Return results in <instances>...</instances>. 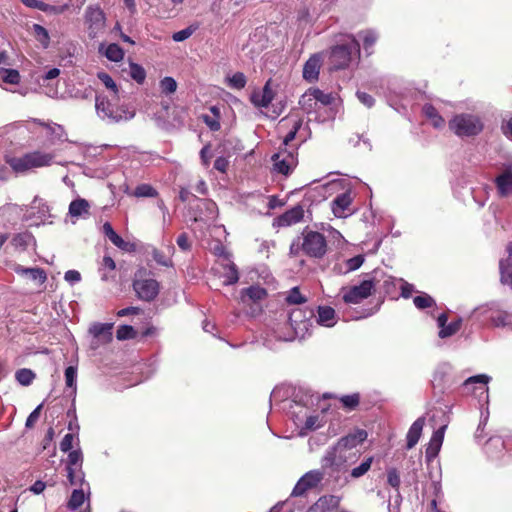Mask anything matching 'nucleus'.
Instances as JSON below:
<instances>
[{"label": "nucleus", "instance_id": "1", "mask_svg": "<svg viewBox=\"0 0 512 512\" xmlns=\"http://www.w3.org/2000/svg\"><path fill=\"white\" fill-rule=\"evenodd\" d=\"M353 55L360 56V44L353 35H345L341 43L331 49L330 64L332 69L339 70L348 67Z\"/></svg>", "mask_w": 512, "mask_h": 512}, {"label": "nucleus", "instance_id": "2", "mask_svg": "<svg viewBox=\"0 0 512 512\" xmlns=\"http://www.w3.org/2000/svg\"><path fill=\"white\" fill-rule=\"evenodd\" d=\"M53 159L54 155L51 153L33 151L21 157H9L6 162L16 173H24L31 169L50 166Z\"/></svg>", "mask_w": 512, "mask_h": 512}, {"label": "nucleus", "instance_id": "3", "mask_svg": "<svg viewBox=\"0 0 512 512\" xmlns=\"http://www.w3.org/2000/svg\"><path fill=\"white\" fill-rule=\"evenodd\" d=\"M449 128L460 137L476 136L482 132V119L474 114L462 113L456 115L450 122Z\"/></svg>", "mask_w": 512, "mask_h": 512}, {"label": "nucleus", "instance_id": "4", "mask_svg": "<svg viewBox=\"0 0 512 512\" xmlns=\"http://www.w3.org/2000/svg\"><path fill=\"white\" fill-rule=\"evenodd\" d=\"M302 252L311 257L321 259L327 252V241L323 234L305 228L301 238Z\"/></svg>", "mask_w": 512, "mask_h": 512}, {"label": "nucleus", "instance_id": "5", "mask_svg": "<svg viewBox=\"0 0 512 512\" xmlns=\"http://www.w3.org/2000/svg\"><path fill=\"white\" fill-rule=\"evenodd\" d=\"M349 457L347 452L337 444L329 447L321 458V470L332 475L346 469Z\"/></svg>", "mask_w": 512, "mask_h": 512}, {"label": "nucleus", "instance_id": "6", "mask_svg": "<svg viewBox=\"0 0 512 512\" xmlns=\"http://www.w3.org/2000/svg\"><path fill=\"white\" fill-rule=\"evenodd\" d=\"M96 110L100 117L108 119L111 122L127 121L135 116L133 110L124 108H115L109 100L105 98H96Z\"/></svg>", "mask_w": 512, "mask_h": 512}, {"label": "nucleus", "instance_id": "7", "mask_svg": "<svg viewBox=\"0 0 512 512\" xmlns=\"http://www.w3.org/2000/svg\"><path fill=\"white\" fill-rule=\"evenodd\" d=\"M313 316V311L309 310L307 313L299 308L293 309L289 314V325L294 331V336L288 338L291 341L294 338H304L309 332L311 326L310 318Z\"/></svg>", "mask_w": 512, "mask_h": 512}, {"label": "nucleus", "instance_id": "8", "mask_svg": "<svg viewBox=\"0 0 512 512\" xmlns=\"http://www.w3.org/2000/svg\"><path fill=\"white\" fill-rule=\"evenodd\" d=\"M324 477V471L321 469L306 472L296 483L291 496L298 497L304 495L308 490L317 487Z\"/></svg>", "mask_w": 512, "mask_h": 512}, {"label": "nucleus", "instance_id": "9", "mask_svg": "<svg viewBox=\"0 0 512 512\" xmlns=\"http://www.w3.org/2000/svg\"><path fill=\"white\" fill-rule=\"evenodd\" d=\"M85 24L90 38H96L105 27V15L98 7H87L85 11Z\"/></svg>", "mask_w": 512, "mask_h": 512}, {"label": "nucleus", "instance_id": "10", "mask_svg": "<svg viewBox=\"0 0 512 512\" xmlns=\"http://www.w3.org/2000/svg\"><path fill=\"white\" fill-rule=\"evenodd\" d=\"M374 288L372 280H364L359 285H354L343 294V300L348 304H358L368 298Z\"/></svg>", "mask_w": 512, "mask_h": 512}, {"label": "nucleus", "instance_id": "11", "mask_svg": "<svg viewBox=\"0 0 512 512\" xmlns=\"http://www.w3.org/2000/svg\"><path fill=\"white\" fill-rule=\"evenodd\" d=\"M274 170L285 176L289 175L297 165V157L286 149L272 156Z\"/></svg>", "mask_w": 512, "mask_h": 512}, {"label": "nucleus", "instance_id": "12", "mask_svg": "<svg viewBox=\"0 0 512 512\" xmlns=\"http://www.w3.org/2000/svg\"><path fill=\"white\" fill-rule=\"evenodd\" d=\"M133 288L137 296L144 301H152L159 292L158 282L151 278L134 281Z\"/></svg>", "mask_w": 512, "mask_h": 512}, {"label": "nucleus", "instance_id": "13", "mask_svg": "<svg viewBox=\"0 0 512 512\" xmlns=\"http://www.w3.org/2000/svg\"><path fill=\"white\" fill-rule=\"evenodd\" d=\"M353 198L350 191L341 193L331 202V210L338 218H345L352 214L351 204Z\"/></svg>", "mask_w": 512, "mask_h": 512}, {"label": "nucleus", "instance_id": "14", "mask_svg": "<svg viewBox=\"0 0 512 512\" xmlns=\"http://www.w3.org/2000/svg\"><path fill=\"white\" fill-rule=\"evenodd\" d=\"M304 218V208L301 205H296L287 210L274 220V226L289 227L301 222Z\"/></svg>", "mask_w": 512, "mask_h": 512}, {"label": "nucleus", "instance_id": "15", "mask_svg": "<svg viewBox=\"0 0 512 512\" xmlns=\"http://www.w3.org/2000/svg\"><path fill=\"white\" fill-rule=\"evenodd\" d=\"M494 182L500 197L512 196V165L504 168Z\"/></svg>", "mask_w": 512, "mask_h": 512}, {"label": "nucleus", "instance_id": "16", "mask_svg": "<svg viewBox=\"0 0 512 512\" xmlns=\"http://www.w3.org/2000/svg\"><path fill=\"white\" fill-rule=\"evenodd\" d=\"M31 122L38 124L46 129L47 137L51 144H55L57 142H64L67 140V134L63 128V126L53 123V122H43L39 119H32Z\"/></svg>", "mask_w": 512, "mask_h": 512}, {"label": "nucleus", "instance_id": "17", "mask_svg": "<svg viewBox=\"0 0 512 512\" xmlns=\"http://www.w3.org/2000/svg\"><path fill=\"white\" fill-rule=\"evenodd\" d=\"M322 66V56L313 54L303 66V78L309 83H314L319 78L320 68Z\"/></svg>", "mask_w": 512, "mask_h": 512}, {"label": "nucleus", "instance_id": "18", "mask_svg": "<svg viewBox=\"0 0 512 512\" xmlns=\"http://www.w3.org/2000/svg\"><path fill=\"white\" fill-rule=\"evenodd\" d=\"M271 80H268L262 90L254 91L250 96V101L256 107L267 108L275 97L274 91L271 89Z\"/></svg>", "mask_w": 512, "mask_h": 512}, {"label": "nucleus", "instance_id": "19", "mask_svg": "<svg viewBox=\"0 0 512 512\" xmlns=\"http://www.w3.org/2000/svg\"><path fill=\"white\" fill-rule=\"evenodd\" d=\"M506 252L508 256L499 262L500 282L512 289V242L508 243Z\"/></svg>", "mask_w": 512, "mask_h": 512}, {"label": "nucleus", "instance_id": "20", "mask_svg": "<svg viewBox=\"0 0 512 512\" xmlns=\"http://www.w3.org/2000/svg\"><path fill=\"white\" fill-rule=\"evenodd\" d=\"M446 428H447V425H442L436 431H434V433L432 434V437H431L428 447L426 449L427 460H430L438 455L440 448L442 446L443 440H444V434H445Z\"/></svg>", "mask_w": 512, "mask_h": 512}, {"label": "nucleus", "instance_id": "21", "mask_svg": "<svg viewBox=\"0 0 512 512\" xmlns=\"http://www.w3.org/2000/svg\"><path fill=\"white\" fill-rule=\"evenodd\" d=\"M367 438L365 430H357L354 433L348 434L337 441V445L344 449L346 452L357 445L363 443Z\"/></svg>", "mask_w": 512, "mask_h": 512}, {"label": "nucleus", "instance_id": "22", "mask_svg": "<svg viewBox=\"0 0 512 512\" xmlns=\"http://www.w3.org/2000/svg\"><path fill=\"white\" fill-rule=\"evenodd\" d=\"M13 270L18 275L29 276L32 280L38 281L40 285L44 284L47 280L46 272L39 267L26 268L22 265L15 264Z\"/></svg>", "mask_w": 512, "mask_h": 512}, {"label": "nucleus", "instance_id": "23", "mask_svg": "<svg viewBox=\"0 0 512 512\" xmlns=\"http://www.w3.org/2000/svg\"><path fill=\"white\" fill-rule=\"evenodd\" d=\"M90 203L84 198H77L69 204L68 214L72 218H87L90 215Z\"/></svg>", "mask_w": 512, "mask_h": 512}, {"label": "nucleus", "instance_id": "24", "mask_svg": "<svg viewBox=\"0 0 512 512\" xmlns=\"http://www.w3.org/2000/svg\"><path fill=\"white\" fill-rule=\"evenodd\" d=\"M424 425H425V418L419 417L410 426L407 436H406L407 449H412L418 443V441L421 437Z\"/></svg>", "mask_w": 512, "mask_h": 512}, {"label": "nucleus", "instance_id": "25", "mask_svg": "<svg viewBox=\"0 0 512 512\" xmlns=\"http://www.w3.org/2000/svg\"><path fill=\"white\" fill-rule=\"evenodd\" d=\"M316 322L325 327H333L336 324L335 310L330 306H319Z\"/></svg>", "mask_w": 512, "mask_h": 512}, {"label": "nucleus", "instance_id": "26", "mask_svg": "<svg viewBox=\"0 0 512 512\" xmlns=\"http://www.w3.org/2000/svg\"><path fill=\"white\" fill-rule=\"evenodd\" d=\"M112 323L105 324H94L89 332L93 335L94 338L101 340L102 343H109L112 340Z\"/></svg>", "mask_w": 512, "mask_h": 512}, {"label": "nucleus", "instance_id": "27", "mask_svg": "<svg viewBox=\"0 0 512 512\" xmlns=\"http://www.w3.org/2000/svg\"><path fill=\"white\" fill-rule=\"evenodd\" d=\"M302 124H303V120L301 118H296V119L283 118L280 121L281 127L291 126L290 130L288 131V133L285 135V137L283 139L284 146H287L292 140L295 139V136H296L297 132L299 131V129L301 128Z\"/></svg>", "mask_w": 512, "mask_h": 512}, {"label": "nucleus", "instance_id": "28", "mask_svg": "<svg viewBox=\"0 0 512 512\" xmlns=\"http://www.w3.org/2000/svg\"><path fill=\"white\" fill-rule=\"evenodd\" d=\"M223 273L222 277L224 278V285H233L239 280V272L237 266L230 261L228 258L225 259V263H222Z\"/></svg>", "mask_w": 512, "mask_h": 512}, {"label": "nucleus", "instance_id": "29", "mask_svg": "<svg viewBox=\"0 0 512 512\" xmlns=\"http://www.w3.org/2000/svg\"><path fill=\"white\" fill-rule=\"evenodd\" d=\"M267 296V291L259 285H252L241 291V301L246 303L247 299L257 302L263 300Z\"/></svg>", "mask_w": 512, "mask_h": 512}, {"label": "nucleus", "instance_id": "30", "mask_svg": "<svg viewBox=\"0 0 512 512\" xmlns=\"http://www.w3.org/2000/svg\"><path fill=\"white\" fill-rule=\"evenodd\" d=\"M67 478L72 486H79V488L86 487L90 491L89 483L85 481L84 472L81 468L66 467Z\"/></svg>", "mask_w": 512, "mask_h": 512}, {"label": "nucleus", "instance_id": "31", "mask_svg": "<svg viewBox=\"0 0 512 512\" xmlns=\"http://www.w3.org/2000/svg\"><path fill=\"white\" fill-rule=\"evenodd\" d=\"M11 244L17 249L26 250L30 245H35L36 240L31 232L25 231L14 235Z\"/></svg>", "mask_w": 512, "mask_h": 512}, {"label": "nucleus", "instance_id": "32", "mask_svg": "<svg viewBox=\"0 0 512 512\" xmlns=\"http://www.w3.org/2000/svg\"><path fill=\"white\" fill-rule=\"evenodd\" d=\"M103 233L109 238V240L119 249L124 251L129 250L130 244L122 239L113 229L109 222L103 224Z\"/></svg>", "mask_w": 512, "mask_h": 512}, {"label": "nucleus", "instance_id": "33", "mask_svg": "<svg viewBox=\"0 0 512 512\" xmlns=\"http://www.w3.org/2000/svg\"><path fill=\"white\" fill-rule=\"evenodd\" d=\"M86 492L89 493L86 487L74 489L67 503L68 509L77 510L84 503Z\"/></svg>", "mask_w": 512, "mask_h": 512}, {"label": "nucleus", "instance_id": "34", "mask_svg": "<svg viewBox=\"0 0 512 512\" xmlns=\"http://www.w3.org/2000/svg\"><path fill=\"white\" fill-rule=\"evenodd\" d=\"M424 115L431 120L432 125L435 128H442L445 124V120L439 115L437 109L431 104H425L422 109Z\"/></svg>", "mask_w": 512, "mask_h": 512}, {"label": "nucleus", "instance_id": "35", "mask_svg": "<svg viewBox=\"0 0 512 512\" xmlns=\"http://www.w3.org/2000/svg\"><path fill=\"white\" fill-rule=\"evenodd\" d=\"M299 105L306 113H311L317 108V101L314 99L313 94L307 90L300 98Z\"/></svg>", "mask_w": 512, "mask_h": 512}, {"label": "nucleus", "instance_id": "36", "mask_svg": "<svg viewBox=\"0 0 512 512\" xmlns=\"http://www.w3.org/2000/svg\"><path fill=\"white\" fill-rule=\"evenodd\" d=\"M105 56L110 61L119 62L124 57V51L118 44L112 43L107 46Z\"/></svg>", "mask_w": 512, "mask_h": 512}, {"label": "nucleus", "instance_id": "37", "mask_svg": "<svg viewBox=\"0 0 512 512\" xmlns=\"http://www.w3.org/2000/svg\"><path fill=\"white\" fill-rule=\"evenodd\" d=\"M129 75L138 84H142L146 78V71L141 65L130 62L129 63Z\"/></svg>", "mask_w": 512, "mask_h": 512}, {"label": "nucleus", "instance_id": "38", "mask_svg": "<svg viewBox=\"0 0 512 512\" xmlns=\"http://www.w3.org/2000/svg\"><path fill=\"white\" fill-rule=\"evenodd\" d=\"M32 29L37 41L40 42L44 48H47L50 43V37L47 29L40 24H33Z\"/></svg>", "mask_w": 512, "mask_h": 512}, {"label": "nucleus", "instance_id": "39", "mask_svg": "<svg viewBox=\"0 0 512 512\" xmlns=\"http://www.w3.org/2000/svg\"><path fill=\"white\" fill-rule=\"evenodd\" d=\"M373 463V457L366 458L359 466L353 468L350 472V476L353 479H358L365 475L371 468Z\"/></svg>", "mask_w": 512, "mask_h": 512}, {"label": "nucleus", "instance_id": "40", "mask_svg": "<svg viewBox=\"0 0 512 512\" xmlns=\"http://www.w3.org/2000/svg\"><path fill=\"white\" fill-rule=\"evenodd\" d=\"M462 325V319L458 318L455 321H452L450 324L446 325L445 327H442L439 331V337L440 338H447L454 334H456Z\"/></svg>", "mask_w": 512, "mask_h": 512}, {"label": "nucleus", "instance_id": "41", "mask_svg": "<svg viewBox=\"0 0 512 512\" xmlns=\"http://www.w3.org/2000/svg\"><path fill=\"white\" fill-rule=\"evenodd\" d=\"M308 90L310 91L311 94H313L314 99L317 101V105L321 104L322 106H327L332 103V94L324 93L322 90L318 88H310Z\"/></svg>", "mask_w": 512, "mask_h": 512}, {"label": "nucleus", "instance_id": "42", "mask_svg": "<svg viewBox=\"0 0 512 512\" xmlns=\"http://www.w3.org/2000/svg\"><path fill=\"white\" fill-rule=\"evenodd\" d=\"M15 378L21 385L28 386L34 380L35 374L30 369L22 368L16 372Z\"/></svg>", "mask_w": 512, "mask_h": 512}, {"label": "nucleus", "instance_id": "43", "mask_svg": "<svg viewBox=\"0 0 512 512\" xmlns=\"http://www.w3.org/2000/svg\"><path fill=\"white\" fill-rule=\"evenodd\" d=\"M160 89L165 95L173 94L177 90V82L173 77L166 76L160 81Z\"/></svg>", "mask_w": 512, "mask_h": 512}, {"label": "nucleus", "instance_id": "44", "mask_svg": "<svg viewBox=\"0 0 512 512\" xmlns=\"http://www.w3.org/2000/svg\"><path fill=\"white\" fill-rule=\"evenodd\" d=\"M137 336V331L130 325H121L118 327L116 337L118 340H129Z\"/></svg>", "mask_w": 512, "mask_h": 512}, {"label": "nucleus", "instance_id": "45", "mask_svg": "<svg viewBox=\"0 0 512 512\" xmlns=\"http://www.w3.org/2000/svg\"><path fill=\"white\" fill-rule=\"evenodd\" d=\"M247 83L246 76L242 72H236L228 78V85L234 89H243Z\"/></svg>", "mask_w": 512, "mask_h": 512}, {"label": "nucleus", "instance_id": "46", "mask_svg": "<svg viewBox=\"0 0 512 512\" xmlns=\"http://www.w3.org/2000/svg\"><path fill=\"white\" fill-rule=\"evenodd\" d=\"M413 303L418 309H425L433 306L435 301L430 295L424 293L414 297Z\"/></svg>", "mask_w": 512, "mask_h": 512}, {"label": "nucleus", "instance_id": "47", "mask_svg": "<svg viewBox=\"0 0 512 512\" xmlns=\"http://www.w3.org/2000/svg\"><path fill=\"white\" fill-rule=\"evenodd\" d=\"M157 194V191L149 184L138 185L134 190L136 197H155Z\"/></svg>", "mask_w": 512, "mask_h": 512}, {"label": "nucleus", "instance_id": "48", "mask_svg": "<svg viewBox=\"0 0 512 512\" xmlns=\"http://www.w3.org/2000/svg\"><path fill=\"white\" fill-rule=\"evenodd\" d=\"M68 460H67V466L66 467H75V468H81L83 457L80 450H73L68 451Z\"/></svg>", "mask_w": 512, "mask_h": 512}, {"label": "nucleus", "instance_id": "49", "mask_svg": "<svg viewBox=\"0 0 512 512\" xmlns=\"http://www.w3.org/2000/svg\"><path fill=\"white\" fill-rule=\"evenodd\" d=\"M77 368L69 366L65 369V383L68 388L76 390Z\"/></svg>", "mask_w": 512, "mask_h": 512}, {"label": "nucleus", "instance_id": "50", "mask_svg": "<svg viewBox=\"0 0 512 512\" xmlns=\"http://www.w3.org/2000/svg\"><path fill=\"white\" fill-rule=\"evenodd\" d=\"M360 402V395L358 393H353L351 395H345L341 398V403L345 408L349 410L355 409Z\"/></svg>", "mask_w": 512, "mask_h": 512}, {"label": "nucleus", "instance_id": "51", "mask_svg": "<svg viewBox=\"0 0 512 512\" xmlns=\"http://www.w3.org/2000/svg\"><path fill=\"white\" fill-rule=\"evenodd\" d=\"M2 79L5 83L18 84L20 81V74L15 69H3Z\"/></svg>", "mask_w": 512, "mask_h": 512}, {"label": "nucleus", "instance_id": "52", "mask_svg": "<svg viewBox=\"0 0 512 512\" xmlns=\"http://www.w3.org/2000/svg\"><path fill=\"white\" fill-rule=\"evenodd\" d=\"M286 301L289 304H302L306 302V298L301 295L297 287L292 288L286 297Z\"/></svg>", "mask_w": 512, "mask_h": 512}, {"label": "nucleus", "instance_id": "53", "mask_svg": "<svg viewBox=\"0 0 512 512\" xmlns=\"http://www.w3.org/2000/svg\"><path fill=\"white\" fill-rule=\"evenodd\" d=\"M360 35L363 37V45L365 50L372 47L377 40V34L373 30L363 31L360 33Z\"/></svg>", "mask_w": 512, "mask_h": 512}, {"label": "nucleus", "instance_id": "54", "mask_svg": "<svg viewBox=\"0 0 512 512\" xmlns=\"http://www.w3.org/2000/svg\"><path fill=\"white\" fill-rule=\"evenodd\" d=\"M387 482L391 487L395 489L399 488L401 480L397 469L391 468L387 471Z\"/></svg>", "mask_w": 512, "mask_h": 512}, {"label": "nucleus", "instance_id": "55", "mask_svg": "<svg viewBox=\"0 0 512 512\" xmlns=\"http://www.w3.org/2000/svg\"><path fill=\"white\" fill-rule=\"evenodd\" d=\"M152 257L155 262L161 266L169 267L172 265L170 258H168L162 251L154 249Z\"/></svg>", "mask_w": 512, "mask_h": 512}, {"label": "nucleus", "instance_id": "56", "mask_svg": "<svg viewBox=\"0 0 512 512\" xmlns=\"http://www.w3.org/2000/svg\"><path fill=\"white\" fill-rule=\"evenodd\" d=\"M194 31H195V28L189 26L185 29L175 32L172 35V39L175 42H182V41L188 39L194 33Z\"/></svg>", "mask_w": 512, "mask_h": 512}, {"label": "nucleus", "instance_id": "57", "mask_svg": "<svg viewBox=\"0 0 512 512\" xmlns=\"http://www.w3.org/2000/svg\"><path fill=\"white\" fill-rule=\"evenodd\" d=\"M490 380V377L485 374H479L472 377H469L465 382L463 383V386L465 388H468L472 384L480 383L483 385H486Z\"/></svg>", "mask_w": 512, "mask_h": 512}, {"label": "nucleus", "instance_id": "58", "mask_svg": "<svg viewBox=\"0 0 512 512\" xmlns=\"http://www.w3.org/2000/svg\"><path fill=\"white\" fill-rule=\"evenodd\" d=\"M98 78L106 88L112 90L115 94L118 92L117 85L110 75L105 72H101L98 74Z\"/></svg>", "mask_w": 512, "mask_h": 512}, {"label": "nucleus", "instance_id": "59", "mask_svg": "<svg viewBox=\"0 0 512 512\" xmlns=\"http://www.w3.org/2000/svg\"><path fill=\"white\" fill-rule=\"evenodd\" d=\"M69 8L68 4H63L59 6L50 5L47 3H44L43 12L53 15H59L64 13Z\"/></svg>", "mask_w": 512, "mask_h": 512}, {"label": "nucleus", "instance_id": "60", "mask_svg": "<svg viewBox=\"0 0 512 512\" xmlns=\"http://www.w3.org/2000/svg\"><path fill=\"white\" fill-rule=\"evenodd\" d=\"M323 426V423L318 415H311L307 417L304 428L307 430H316Z\"/></svg>", "mask_w": 512, "mask_h": 512}, {"label": "nucleus", "instance_id": "61", "mask_svg": "<svg viewBox=\"0 0 512 512\" xmlns=\"http://www.w3.org/2000/svg\"><path fill=\"white\" fill-rule=\"evenodd\" d=\"M364 262L363 255L354 256L346 261L347 271H354L361 267Z\"/></svg>", "mask_w": 512, "mask_h": 512}, {"label": "nucleus", "instance_id": "62", "mask_svg": "<svg viewBox=\"0 0 512 512\" xmlns=\"http://www.w3.org/2000/svg\"><path fill=\"white\" fill-rule=\"evenodd\" d=\"M42 407H43V404H39L31 413L30 415L27 417L26 419V423H25V426L27 428H31L34 426V424L38 421L39 417H40V413H41V410H42Z\"/></svg>", "mask_w": 512, "mask_h": 512}, {"label": "nucleus", "instance_id": "63", "mask_svg": "<svg viewBox=\"0 0 512 512\" xmlns=\"http://www.w3.org/2000/svg\"><path fill=\"white\" fill-rule=\"evenodd\" d=\"M31 209H38V212L43 217H45L46 214L49 213V206L41 198H38V197L34 198L32 205H31Z\"/></svg>", "mask_w": 512, "mask_h": 512}, {"label": "nucleus", "instance_id": "64", "mask_svg": "<svg viewBox=\"0 0 512 512\" xmlns=\"http://www.w3.org/2000/svg\"><path fill=\"white\" fill-rule=\"evenodd\" d=\"M501 129L503 134L512 140V116L503 120Z\"/></svg>", "mask_w": 512, "mask_h": 512}]
</instances>
